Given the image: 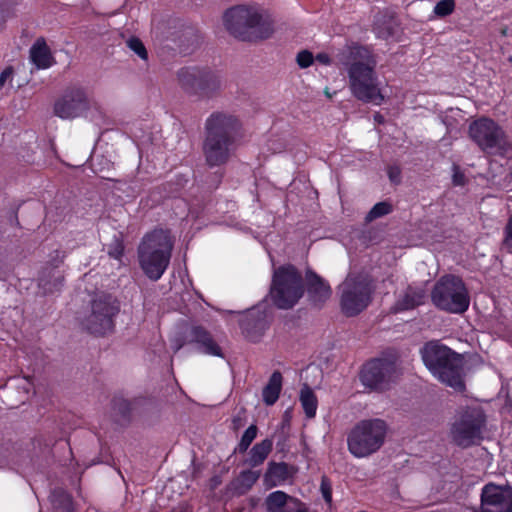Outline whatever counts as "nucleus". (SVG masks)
I'll return each instance as SVG.
<instances>
[{"label":"nucleus","mask_w":512,"mask_h":512,"mask_svg":"<svg viewBox=\"0 0 512 512\" xmlns=\"http://www.w3.org/2000/svg\"><path fill=\"white\" fill-rule=\"evenodd\" d=\"M279 512H307V509L298 499L291 497Z\"/></svg>","instance_id":"nucleus-35"},{"label":"nucleus","mask_w":512,"mask_h":512,"mask_svg":"<svg viewBox=\"0 0 512 512\" xmlns=\"http://www.w3.org/2000/svg\"><path fill=\"white\" fill-rule=\"evenodd\" d=\"M258 428L256 425H250L245 432L243 433L241 440L237 446V450L239 453H245L251 443L257 436Z\"/></svg>","instance_id":"nucleus-29"},{"label":"nucleus","mask_w":512,"mask_h":512,"mask_svg":"<svg viewBox=\"0 0 512 512\" xmlns=\"http://www.w3.org/2000/svg\"><path fill=\"white\" fill-rule=\"evenodd\" d=\"M282 389V375L275 371L269 378L268 383L263 388L262 397L266 405H273L279 398Z\"/></svg>","instance_id":"nucleus-24"},{"label":"nucleus","mask_w":512,"mask_h":512,"mask_svg":"<svg viewBox=\"0 0 512 512\" xmlns=\"http://www.w3.org/2000/svg\"><path fill=\"white\" fill-rule=\"evenodd\" d=\"M181 347H182L181 343H175L174 346H173L175 351H178L179 349H181Z\"/></svg>","instance_id":"nucleus-42"},{"label":"nucleus","mask_w":512,"mask_h":512,"mask_svg":"<svg viewBox=\"0 0 512 512\" xmlns=\"http://www.w3.org/2000/svg\"><path fill=\"white\" fill-rule=\"evenodd\" d=\"M273 448V441L271 439H264L255 444L249 451V457L246 463L251 467H257L266 460Z\"/></svg>","instance_id":"nucleus-23"},{"label":"nucleus","mask_w":512,"mask_h":512,"mask_svg":"<svg viewBox=\"0 0 512 512\" xmlns=\"http://www.w3.org/2000/svg\"><path fill=\"white\" fill-rule=\"evenodd\" d=\"M502 248L512 253V215L508 218L504 228V237L502 240Z\"/></svg>","instance_id":"nucleus-34"},{"label":"nucleus","mask_w":512,"mask_h":512,"mask_svg":"<svg viewBox=\"0 0 512 512\" xmlns=\"http://www.w3.org/2000/svg\"><path fill=\"white\" fill-rule=\"evenodd\" d=\"M30 60L38 69H46L52 66L54 60L43 38H39L30 48Z\"/></svg>","instance_id":"nucleus-21"},{"label":"nucleus","mask_w":512,"mask_h":512,"mask_svg":"<svg viewBox=\"0 0 512 512\" xmlns=\"http://www.w3.org/2000/svg\"><path fill=\"white\" fill-rule=\"evenodd\" d=\"M119 309V303L112 295L99 294L92 300L90 313L84 318L82 325L91 334L111 333Z\"/></svg>","instance_id":"nucleus-12"},{"label":"nucleus","mask_w":512,"mask_h":512,"mask_svg":"<svg viewBox=\"0 0 512 512\" xmlns=\"http://www.w3.org/2000/svg\"><path fill=\"white\" fill-rule=\"evenodd\" d=\"M455 9L454 0H441L434 7V13L439 17H445L453 13Z\"/></svg>","instance_id":"nucleus-32"},{"label":"nucleus","mask_w":512,"mask_h":512,"mask_svg":"<svg viewBox=\"0 0 512 512\" xmlns=\"http://www.w3.org/2000/svg\"><path fill=\"white\" fill-rule=\"evenodd\" d=\"M421 356L434 377L456 391H464L463 359L460 354L439 341H430L421 349Z\"/></svg>","instance_id":"nucleus-4"},{"label":"nucleus","mask_w":512,"mask_h":512,"mask_svg":"<svg viewBox=\"0 0 512 512\" xmlns=\"http://www.w3.org/2000/svg\"><path fill=\"white\" fill-rule=\"evenodd\" d=\"M191 342L197 345L198 350L206 355L223 357L221 347L215 342L211 334L200 326H195L190 332Z\"/></svg>","instance_id":"nucleus-18"},{"label":"nucleus","mask_w":512,"mask_h":512,"mask_svg":"<svg viewBox=\"0 0 512 512\" xmlns=\"http://www.w3.org/2000/svg\"><path fill=\"white\" fill-rule=\"evenodd\" d=\"M291 498L283 491H275L268 495L266 498V507L269 512H279L280 509Z\"/></svg>","instance_id":"nucleus-27"},{"label":"nucleus","mask_w":512,"mask_h":512,"mask_svg":"<svg viewBox=\"0 0 512 512\" xmlns=\"http://www.w3.org/2000/svg\"><path fill=\"white\" fill-rule=\"evenodd\" d=\"M13 70L11 67L4 69L0 74V89H2L6 82L12 79Z\"/></svg>","instance_id":"nucleus-38"},{"label":"nucleus","mask_w":512,"mask_h":512,"mask_svg":"<svg viewBox=\"0 0 512 512\" xmlns=\"http://www.w3.org/2000/svg\"><path fill=\"white\" fill-rule=\"evenodd\" d=\"M123 253H124L123 241L119 237L114 236L113 239L111 240V242L107 245V254L109 255L110 258H113V259L121 262Z\"/></svg>","instance_id":"nucleus-31"},{"label":"nucleus","mask_w":512,"mask_h":512,"mask_svg":"<svg viewBox=\"0 0 512 512\" xmlns=\"http://www.w3.org/2000/svg\"><path fill=\"white\" fill-rule=\"evenodd\" d=\"M295 472V468L285 462H270L264 475V480L269 487L280 486L290 481Z\"/></svg>","instance_id":"nucleus-19"},{"label":"nucleus","mask_w":512,"mask_h":512,"mask_svg":"<svg viewBox=\"0 0 512 512\" xmlns=\"http://www.w3.org/2000/svg\"><path fill=\"white\" fill-rule=\"evenodd\" d=\"M64 252L56 250L52 264L42 269L38 279V286L43 294H52L59 291L63 285V276L56 268L63 262Z\"/></svg>","instance_id":"nucleus-16"},{"label":"nucleus","mask_w":512,"mask_h":512,"mask_svg":"<svg viewBox=\"0 0 512 512\" xmlns=\"http://www.w3.org/2000/svg\"><path fill=\"white\" fill-rule=\"evenodd\" d=\"M315 60L322 65H330L331 59L326 53H319L316 55Z\"/></svg>","instance_id":"nucleus-40"},{"label":"nucleus","mask_w":512,"mask_h":512,"mask_svg":"<svg viewBox=\"0 0 512 512\" xmlns=\"http://www.w3.org/2000/svg\"><path fill=\"white\" fill-rule=\"evenodd\" d=\"M392 211L391 205L387 202H379L375 204L366 215V221L371 222L377 218L385 216Z\"/></svg>","instance_id":"nucleus-30"},{"label":"nucleus","mask_w":512,"mask_h":512,"mask_svg":"<svg viewBox=\"0 0 512 512\" xmlns=\"http://www.w3.org/2000/svg\"><path fill=\"white\" fill-rule=\"evenodd\" d=\"M484 423L485 417L480 408H467L452 424L451 437L458 446L469 447L482 438Z\"/></svg>","instance_id":"nucleus-13"},{"label":"nucleus","mask_w":512,"mask_h":512,"mask_svg":"<svg viewBox=\"0 0 512 512\" xmlns=\"http://www.w3.org/2000/svg\"><path fill=\"white\" fill-rule=\"evenodd\" d=\"M469 135L477 146L491 155L509 156L512 144L504 129L494 120L482 117L469 126Z\"/></svg>","instance_id":"nucleus-7"},{"label":"nucleus","mask_w":512,"mask_h":512,"mask_svg":"<svg viewBox=\"0 0 512 512\" xmlns=\"http://www.w3.org/2000/svg\"><path fill=\"white\" fill-rule=\"evenodd\" d=\"M303 294L302 276L293 265L280 266L274 270L270 295L278 308H292Z\"/></svg>","instance_id":"nucleus-8"},{"label":"nucleus","mask_w":512,"mask_h":512,"mask_svg":"<svg viewBox=\"0 0 512 512\" xmlns=\"http://www.w3.org/2000/svg\"><path fill=\"white\" fill-rule=\"evenodd\" d=\"M240 326L246 338L256 342L268 327L266 314L260 308L252 309L241 320Z\"/></svg>","instance_id":"nucleus-17"},{"label":"nucleus","mask_w":512,"mask_h":512,"mask_svg":"<svg viewBox=\"0 0 512 512\" xmlns=\"http://www.w3.org/2000/svg\"><path fill=\"white\" fill-rule=\"evenodd\" d=\"M50 501L56 512H72L73 503L71 496L63 489H54L50 495Z\"/></svg>","instance_id":"nucleus-26"},{"label":"nucleus","mask_w":512,"mask_h":512,"mask_svg":"<svg viewBox=\"0 0 512 512\" xmlns=\"http://www.w3.org/2000/svg\"><path fill=\"white\" fill-rule=\"evenodd\" d=\"M465 183V176L462 172L459 171L457 167H454V173H453V184L457 186L464 185Z\"/></svg>","instance_id":"nucleus-39"},{"label":"nucleus","mask_w":512,"mask_h":512,"mask_svg":"<svg viewBox=\"0 0 512 512\" xmlns=\"http://www.w3.org/2000/svg\"><path fill=\"white\" fill-rule=\"evenodd\" d=\"M238 127L237 118L231 114L214 112L207 118L203 153L208 165L220 166L227 162Z\"/></svg>","instance_id":"nucleus-2"},{"label":"nucleus","mask_w":512,"mask_h":512,"mask_svg":"<svg viewBox=\"0 0 512 512\" xmlns=\"http://www.w3.org/2000/svg\"><path fill=\"white\" fill-rule=\"evenodd\" d=\"M300 403L308 418H313L316 415L318 401L312 389L307 385H303L299 396Z\"/></svg>","instance_id":"nucleus-25"},{"label":"nucleus","mask_w":512,"mask_h":512,"mask_svg":"<svg viewBox=\"0 0 512 512\" xmlns=\"http://www.w3.org/2000/svg\"><path fill=\"white\" fill-rule=\"evenodd\" d=\"M314 61L313 54L308 50H303L297 55V63L301 68L309 67Z\"/></svg>","instance_id":"nucleus-36"},{"label":"nucleus","mask_w":512,"mask_h":512,"mask_svg":"<svg viewBox=\"0 0 512 512\" xmlns=\"http://www.w3.org/2000/svg\"><path fill=\"white\" fill-rule=\"evenodd\" d=\"M321 492L322 495L327 503H331L332 501V493H331V487L326 478L322 479L321 482Z\"/></svg>","instance_id":"nucleus-37"},{"label":"nucleus","mask_w":512,"mask_h":512,"mask_svg":"<svg viewBox=\"0 0 512 512\" xmlns=\"http://www.w3.org/2000/svg\"><path fill=\"white\" fill-rule=\"evenodd\" d=\"M340 306L346 316H355L368 307L374 287L364 274L350 273L339 285Z\"/></svg>","instance_id":"nucleus-10"},{"label":"nucleus","mask_w":512,"mask_h":512,"mask_svg":"<svg viewBox=\"0 0 512 512\" xmlns=\"http://www.w3.org/2000/svg\"><path fill=\"white\" fill-rule=\"evenodd\" d=\"M397 377L395 359L378 358L367 362L360 374L362 384L374 390H385Z\"/></svg>","instance_id":"nucleus-15"},{"label":"nucleus","mask_w":512,"mask_h":512,"mask_svg":"<svg viewBox=\"0 0 512 512\" xmlns=\"http://www.w3.org/2000/svg\"><path fill=\"white\" fill-rule=\"evenodd\" d=\"M127 46L137 54L141 59H147V51L141 40L135 37H131L127 40Z\"/></svg>","instance_id":"nucleus-33"},{"label":"nucleus","mask_w":512,"mask_h":512,"mask_svg":"<svg viewBox=\"0 0 512 512\" xmlns=\"http://www.w3.org/2000/svg\"><path fill=\"white\" fill-rule=\"evenodd\" d=\"M375 120L378 121V122H381L382 121V116L380 114H376L375 115Z\"/></svg>","instance_id":"nucleus-43"},{"label":"nucleus","mask_w":512,"mask_h":512,"mask_svg":"<svg viewBox=\"0 0 512 512\" xmlns=\"http://www.w3.org/2000/svg\"><path fill=\"white\" fill-rule=\"evenodd\" d=\"M177 80L187 94L200 98L213 97L224 85L220 73L206 67L181 68Z\"/></svg>","instance_id":"nucleus-11"},{"label":"nucleus","mask_w":512,"mask_h":512,"mask_svg":"<svg viewBox=\"0 0 512 512\" xmlns=\"http://www.w3.org/2000/svg\"><path fill=\"white\" fill-rule=\"evenodd\" d=\"M224 25L230 34L244 41L267 39L274 32L270 15L256 6L230 8L224 14Z\"/></svg>","instance_id":"nucleus-3"},{"label":"nucleus","mask_w":512,"mask_h":512,"mask_svg":"<svg viewBox=\"0 0 512 512\" xmlns=\"http://www.w3.org/2000/svg\"><path fill=\"white\" fill-rule=\"evenodd\" d=\"M431 299L433 304L440 310L461 314L467 311L470 304V297L467 288L457 276H442L435 284Z\"/></svg>","instance_id":"nucleus-9"},{"label":"nucleus","mask_w":512,"mask_h":512,"mask_svg":"<svg viewBox=\"0 0 512 512\" xmlns=\"http://www.w3.org/2000/svg\"><path fill=\"white\" fill-rule=\"evenodd\" d=\"M96 102L87 92L79 87L66 90L54 103V114L63 120L86 117L87 113L96 108Z\"/></svg>","instance_id":"nucleus-14"},{"label":"nucleus","mask_w":512,"mask_h":512,"mask_svg":"<svg viewBox=\"0 0 512 512\" xmlns=\"http://www.w3.org/2000/svg\"><path fill=\"white\" fill-rule=\"evenodd\" d=\"M386 433L387 425L383 420H362L348 434V450L356 458L368 457L381 448Z\"/></svg>","instance_id":"nucleus-6"},{"label":"nucleus","mask_w":512,"mask_h":512,"mask_svg":"<svg viewBox=\"0 0 512 512\" xmlns=\"http://www.w3.org/2000/svg\"><path fill=\"white\" fill-rule=\"evenodd\" d=\"M398 176H399V171L397 169H395V168L389 169V177L393 182L397 181Z\"/></svg>","instance_id":"nucleus-41"},{"label":"nucleus","mask_w":512,"mask_h":512,"mask_svg":"<svg viewBox=\"0 0 512 512\" xmlns=\"http://www.w3.org/2000/svg\"><path fill=\"white\" fill-rule=\"evenodd\" d=\"M338 60L347 69L351 94L364 103L381 105L384 96L375 71V56L367 48L355 45L345 47Z\"/></svg>","instance_id":"nucleus-1"},{"label":"nucleus","mask_w":512,"mask_h":512,"mask_svg":"<svg viewBox=\"0 0 512 512\" xmlns=\"http://www.w3.org/2000/svg\"><path fill=\"white\" fill-rule=\"evenodd\" d=\"M260 473L257 471L246 470L243 471L237 478V490L240 493H244L249 490L254 483L259 479Z\"/></svg>","instance_id":"nucleus-28"},{"label":"nucleus","mask_w":512,"mask_h":512,"mask_svg":"<svg viewBox=\"0 0 512 512\" xmlns=\"http://www.w3.org/2000/svg\"><path fill=\"white\" fill-rule=\"evenodd\" d=\"M307 290L314 302H324L331 296V287L313 271L306 272Z\"/></svg>","instance_id":"nucleus-20"},{"label":"nucleus","mask_w":512,"mask_h":512,"mask_svg":"<svg viewBox=\"0 0 512 512\" xmlns=\"http://www.w3.org/2000/svg\"><path fill=\"white\" fill-rule=\"evenodd\" d=\"M425 292L421 288L409 287L404 295L395 304L396 311L413 309L424 302Z\"/></svg>","instance_id":"nucleus-22"},{"label":"nucleus","mask_w":512,"mask_h":512,"mask_svg":"<svg viewBox=\"0 0 512 512\" xmlns=\"http://www.w3.org/2000/svg\"><path fill=\"white\" fill-rule=\"evenodd\" d=\"M173 241L168 231L156 229L146 234L138 246V261L144 274L159 280L169 266Z\"/></svg>","instance_id":"nucleus-5"}]
</instances>
